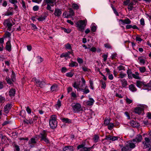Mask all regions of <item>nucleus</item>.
<instances>
[{
  "label": "nucleus",
  "mask_w": 151,
  "mask_h": 151,
  "mask_svg": "<svg viewBox=\"0 0 151 151\" xmlns=\"http://www.w3.org/2000/svg\"><path fill=\"white\" fill-rule=\"evenodd\" d=\"M87 21L86 19L84 20H79L76 23V27L79 31L83 32L86 25Z\"/></svg>",
  "instance_id": "obj_1"
},
{
  "label": "nucleus",
  "mask_w": 151,
  "mask_h": 151,
  "mask_svg": "<svg viewBox=\"0 0 151 151\" xmlns=\"http://www.w3.org/2000/svg\"><path fill=\"white\" fill-rule=\"evenodd\" d=\"M56 116L54 115L51 116L49 121V125L50 127L54 129L57 126V122L56 120Z\"/></svg>",
  "instance_id": "obj_2"
},
{
  "label": "nucleus",
  "mask_w": 151,
  "mask_h": 151,
  "mask_svg": "<svg viewBox=\"0 0 151 151\" xmlns=\"http://www.w3.org/2000/svg\"><path fill=\"white\" fill-rule=\"evenodd\" d=\"M82 81V84L80 86H79L80 84L76 82H75L72 84L73 86L75 88L77 89L78 91L81 90V88H84V86L86 85V81L83 77L81 78Z\"/></svg>",
  "instance_id": "obj_3"
},
{
  "label": "nucleus",
  "mask_w": 151,
  "mask_h": 151,
  "mask_svg": "<svg viewBox=\"0 0 151 151\" xmlns=\"http://www.w3.org/2000/svg\"><path fill=\"white\" fill-rule=\"evenodd\" d=\"M14 24L12 19L11 18L5 19L3 23L4 25L7 27V29L9 31H11L12 27Z\"/></svg>",
  "instance_id": "obj_4"
},
{
  "label": "nucleus",
  "mask_w": 151,
  "mask_h": 151,
  "mask_svg": "<svg viewBox=\"0 0 151 151\" xmlns=\"http://www.w3.org/2000/svg\"><path fill=\"white\" fill-rule=\"evenodd\" d=\"M33 82L35 83L36 86L42 88L46 84L45 82V80L40 81L39 79H37L35 77L33 78L32 80Z\"/></svg>",
  "instance_id": "obj_5"
},
{
  "label": "nucleus",
  "mask_w": 151,
  "mask_h": 151,
  "mask_svg": "<svg viewBox=\"0 0 151 151\" xmlns=\"http://www.w3.org/2000/svg\"><path fill=\"white\" fill-rule=\"evenodd\" d=\"M71 105L74 113H78L82 110L81 105L79 103H72Z\"/></svg>",
  "instance_id": "obj_6"
},
{
  "label": "nucleus",
  "mask_w": 151,
  "mask_h": 151,
  "mask_svg": "<svg viewBox=\"0 0 151 151\" xmlns=\"http://www.w3.org/2000/svg\"><path fill=\"white\" fill-rule=\"evenodd\" d=\"M47 4V9H52V7L54 6L55 4V0H44Z\"/></svg>",
  "instance_id": "obj_7"
},
{
  "label": "nucleus",
  "mask_w": 151,
  "mask_h": 151,
  "mask_svg": "<svg viewBox=\"0 0 151 151\" xmlns=\"http://www.w3.org/2000/svg\"><path fill=\"white\" fill-rule=\"evenodd\" d=\"M136 85L137 87L139 88H140L142 86L148 87L149 86L148 84H146L144 82L139 80L137 81Z\"/></svg>",
  "instance_id": "obj_8"
},
{
  "label": "nucleus",
  "mask_w": 151,
  "mask_h": 151,
  "mask_svg": "<svg viewBox=\"0 0 151 151\" xmlns=\"http://www.w3.org/2000/svg\"><path fill=\"white\" fill-rule=\"evenodd\" d=\"M145 141L143 142L144 144V148H146L149 147L150 146V140L149 138L145 137Z\"/></svg>",
  "instance_id": "obj_9"
},
{
  "label": "nucleus",
  "mask_w": 151,
  "mask_h": 151,
  "mask_svg": "<svg viewBox=\"0 0 151 151\" xmlns=\"http://www.w3.org/2000/svg\"><path fill=\"white\" fill-rule=\"evenodd\" d=\"M74 14V12L73 10H70L68 13L67 12H64L63 14L65 16V18H68L73 16Z\"/></svg>",
  "instance_id": "obj_10"
},
{
  "label": "nucleus",
  "mask_w": 151,
  "mask_h": 151,
  "mask_svg": "<svg viewBox=\"0 0 151 151\" xmlns=\"http://www.w3.org/2000/svg\"><path fill=\"white\" fill-rule=\"evenodd\" d=\"M143 110V107L141 106V107H137L135 108L134 110V111L135 113L138 114H140L142 113Z\"/></svg>",
  "instance_id": "obj_11"
},
{
  "label": "nucleus",
  "mask_w": 151,
  "mask_h": 151,
  "mask_svg": "<svg viewBox=\"0 0 151 151\" xmlns=\"http://www.w3.org/2000/svg\"><path fill=\"white\" fill-rule=\"evenodd\" d=\"M119 21L122 25L125 24H129L131 23V20L128 18H127L124 19H120Z\"/></svg>",
  "instance_id": "obj_12"
},
{
  "label": "nucleus",
  "mask_w": 151,
  "mask_h": 151,
  "mask_svg": "<svg viewBox=\"0 0 151 151\" xmlns=\"http://www.w3.org/2000/svg\"><path fill=\"white\" fill-rule=\"evenodd\" d=\"M127 147V148L131 149L134 148L135 146V145L132 141H129L127 144L125 145Z\"/></svg>",
  "instance_id": "obj_13"
},
{
  "label": "nucleus",
  "mask_w": 151,
  "mask_h": 151,
  "mask_svg": "<svg viewBox=\"0 0 151 151\" xmlns=\"http://www.w3.org/2000/svg\"><path fill=\"white\" fill-rule=\"evenodd\" d=\"M12 106V104H7L4 108V112L6 113H8L9 110L11 109Z\"/></svg>",
  "instance_id": "obj_14"
},
{
  "label": "nucleus",
  "mask_w": 151,
  "mask_h": 151,
  "mask_svg": "<svg viewBox=\"0 0 151 151\" xmlns=\"http://www.w3.org/2000/svg\"><path fill=\"white\" fill-rule=\"evenodd\" d=\"M9 1L13 4V8L16 9L18 8V1L17 0H9Z\"/></svg>",
  "instance_id": "obj_15"
},
{
  "label": "nucleus",
  "mask_w": 151,
  "mask_h": 151,
  "mask_svg": "<svg viewBox=\"0 0 151 151\" xmlns=\"http://www.w3.org/2000/svg\"><path fill=\"white\" fill-rule=\"evenodd\" d=\"M47 132L45 130H43L42 132L40 134L39 136L41 138V140L43 139L46 137L47 136Z\"/></svg>",
  "instance_id": "obj_16"
},
{
  "label": "nucleus",
  "mask_w": 151,
  "mask_h": 151,
  "mask_svg": "<svg viewBox=\"0 0 151 151\" xmlns=\"http://www.w3.org/2000/svg\"><path fill=\"white\" fill-rule=\"evenodd\" d=\"M139 62L141 65H144L145 63V59L142 56H140L138 58Z\"/></svg>",
  "instance_id": "obj_17"
},
{
  "label": "nucleus",
  "mask_w": 151,
  "mask_h": 151,
  "mask_svg": "<svg viewBox=\"0 0 151 151\" xmlns=\"http://www.w3.org/2000/svg\"><path fill=\"white\" fill-rule=\"evenodd\" d=\"M15 89L14 88H12L9 91V95L10 97H12L15 96Z\"/></svg>",
  "instance_id": "obj_18"
},
{
  "label": "nucleus",
  "mask_w": 151,
  "mask_h": 151,
  "mask_svg": "<svg viewBox=\"0 0 151 151\" xmlns=\"http://www.w3.org/2000/svg\"><path fill=\"white\" fill-rule=\"evenodd\" d=\"M129 90L132 92H135L137 91V89L135 85L133 84H131L129 85Z\"/></svg>",
  "instance_id": "obj_19"
},
{
  "label": "nucleus",
  "mask_w": 151,
  "mask_h": 151,
  "mask_svg": "<svg viewBox=\"0 0 151 151\" xmlns=\"http://www.w3.org/2000/svg\"><path fill=\"white\" fill-rule=\"evenodd\" d=\"M129 124L131 126L134 127H138L139 125V124L138 122L134 120L130 121Z\"/></svg>",
  "instance_id": "obj_20"
},
{
  "label": "nucleus",
  "mask_w": 151,
  "mask_h": 151,
  "mask_svg": "<svg viewBox=\"0 0 151 151\" xmlns=\"http://www.w3.org/2000/svg\"><path fill=\"white\" fill-rule=\"evenodd\" d=\"M11 47L10 41L9 40L6 43V48L7 51L10 52L11 50Z\"/></svg>",
  "instance_id": "obj_21"
},
{
  "label": "nucleus",
  "mask_w": 151,
  "mask_h": 151,
  "mask_svg": "<svg viewBox=\"0 0 151 151\" xmlns=\"http://www.w3.org/2000/svg\"><path fill=\"white\" fill-rule=\"evenodd\" d=\"M121 82L122 87L124 88H126L127 85V82L125 79H122L120 80Z\"/></svg>",
  "instance_id": "obj_22"
},
{
  "label": "nucleus",
  "mask_w": 151,
  "mask_h": 151,
  "mask_svg": "<svg viewBox=\"0 0 151 151\" xmlns=\"http://www.w3.org/2000/svg\"><path fill=\"white\" fill-rule=\"evenodd\" d=\"M63 151H73V147L72 146H66L63 148Z\"/></svg>",
  "instance_id": "obj_23"
},
{
  "label": "nucleus",
  "mask_w": 151,
  "mask_h": 151,
  "mask_svg": "<svg viewBox=\"0 0 151 151\" xmlns=\"http://www.w3.org/2000/svg\"><path fill=\"white\" fill-rule=\"evenodd\" d=\"M142 139V136L141 135L138 134L137 136L135 139H133V141L134 142H140Z\"/></svg>",
  "instance_id": "obj_24"
},
{
  "label": "nucleus",
  "mask_w": 151,
  "mask_h": 151,
  "mask_svg": "<svg viewBox=\"0 0 151 151\" xmlns=\"http://www.w3.org/2000/svg\"><path fill=\"white\" fill-rule=\"evenodd\" d=\"M137 80H140L141 78L139 76V73L137 72H136L134 73L133 74L132 78Z\"/></svg>",
  "instance_id": "obj_25"
},
{
  "label": "nucleus",
  "mask_w": 151,
  "mask_h": 151,
  "mask_svg": "<svg viewBox=\"0 0 151 151\" xmlns=\"http://www.w3.org/2000/svg\"><path fill=\"white\" fill-rule=\"evenodd\" d=\"M89 100L86 101V104L88 106L92 105L94 102V101L92 98H90Z\"/></svg>",
  "instance_id": "obj_26"
},
{
  "label": "nucleus",
  "mask_w": 151,
  "mask_h": 151,
  "mask_svg": "<svg viewBox=\"0 0 151 151\" xmlns=\"http://www.w3.org/2000/svg\"><path fill=\"white\" fill-rule=\"evenodd\" d=\"M95 143H97L100 140L99 137L97 135H94L93 139Z\"/></svg>",
  "instance_id": "obj_27"
},
{
  "label": "nucleus",
  "mask_w": 151,
  "mask_h": 151,
  "mask_svg": "<svg viewBox=\"0 0 151 151\" xmlns=\"http://www.w3.org/2000/svg\"><path fill=\"white\" fill-rule=\"evenodd\" d=\"M127 74L128 78L129 79H132L133 73H132L131 70H127Z\"/></svg>",
  "instance_id": "obj_28"
},
{
  "label": "nucleus",
  "mask_w": 151,
  "mask_h": 151,
  "mask_svg": "<svg viewBox=\"0 0 151 151\" xmlns=\"http://www.w3.org/2000/svg\"><path fill=\"white\" fill-rule=\"evenodd\" d=\"M84 89H83L84 88H81V91H82L85 94H87L89 93L90 92V91L89 89L87 88V86H85Z\"/></svg>",
  "instance_id": "obj_29"
},
{
  "label": "nucleus",
  "mask_w": 151,
  "mask_h": 151,
  "mask_svg": "<svg viewBox=\"0 0 151 151\" xmlns=\"http://www.w3.org/2000/svg\"><path fill=\"white\" fill-rule=\"evenodd\" d=\"M97 26L94 23H92L91 26V29L92 31L93 32H95L96 30Z\"/></svg>",
  "instance_id": "obj_30"
},
{
  "label": "nucleus",
  "mask_w": 151,
  "mask_h": 151,
  "mask_svg": "<svg viewBox=\"0 0 151 151\" xmlns=\"http://www.w3.org/2000/svg\"><path fill=\"white\" fill-rule=\"evenodd\" d=\"M47 17V16L42 15L40 17L37 18V19L39 21H42L45 20Z\"/></svg>",
  "instance_id": "obj_31"
},
{
  "label": "nucleus",
  "mask_w": 151,
  "mask_h": 151,
  "mask_svg": "<svg viewBox=\"0 0 151 151\" xmlns=\"http://www.w3.org/2000/svg\"><path fill=\"white\" fill-rule=\"evenodd\" d=\"M78 65V64L76 62H74L72 61L71 62L69 63V66L70 67H77Z\"/></svg>",
  "instance_id": "obj_32"
},
{
  "label": "nucleus",
  "mask_w": 151,
  "mask_h": 151,
  "mask_svg": "<svg viewBox=\"0 0 151 151\" xmlns=\"http://www.w3.org/2000/svg\"><path fill=\"white\" fill-rule=\"evenodd\" d=\"M62 12L60 10H55L54 14L56 16L59 17L61 15Z\"/></svg>",
  "instance_id": "obj_33"
},
{
  "label": "nucleus",
  "mask_w": 151,
  "mask_h": 151,
  "mask_svg": "<svg viewBox=\"0 0 151 151\" xmlns=\"http://www.w3.org/2000/svg\"><path fill=\"white\" fill-rule=\"evenodd\" d=\"M20 3L22 5V8L26 9L27 8V4L24 0H21L20 1Z\"/></svg>",
  "instance_id": "obj_34"
},
{
  "label": "nucleus",
  "mask_w": 151,
  "mask_h": 151,
  "mask_svg": "<svg viewBox=\"0 0 151 151\" xmlns=\"http://www.w3.org/2000/svg\"><path fill=\"white\" fill-rule=\"evenodd\" d=\"M62 120L63 122H64L65 123H70L72 122L71 119H69L67 118H63Z\"/></svg>",
  "instance_id": "obj_35"
},
{
  "label": "nucleus",
  "mask_w": 151,
  "mask_h": 151,
  "mask_svg": "<svg viewBox=\"0 0 151 151\" xmlns=\"http://www.w3.org/2000/svg\"><path fill=\"white\" fill-rule=\"evenodd\" d=\"M93 146L90 147H84L81 150V151H90L91 149L93 148Z\"/></svg>",
  "instance_id": "obj_36"
},
{
  "label": "nucleus",
  "mask_w": 151,
  "mask_h": 151,
  "mask_svg": "<svg viewBox=\"0 0 151 151\" xmlns=\"http://www.w3.org/2000/svg\"><path fill=\"white\" fill-rule=\"evenodd\" d=\"M68 53H67L66 52L63 53L62 54H61L60 55V57L61 58H70L69 56H68Z\"/></svg>",
  "instance_id": "obj_37"
},
{
  "label": "nucleus",
  "mask_w": 151,
  "mask_h": 151,
  "mask_svg": "<svg viewBox=\"0 0 151 151\" xmlns=\"http://www.w3.org/2000/svg\"><path fill=\"white\" fill-rule=\"evenodd\" d=\"M36 143V141L35 138H32L30 140V141L29 142V143L30 144H35Z\"/></svg>",
  "instance_id": "obj_38"
},
{
  "label": "nucleus",
  "mask_w": 151,
  "mask_h": 151,
  "mask_svg": "<svg viewBox=\"0 0 151 151\" xmlns=\"http://www.w3.org/2000/svg\"><path fill=\"white\" fill-rule=\"evenodd\" d=\"M65 48L68 50H72V47L71 45L69 43H67L65 45Z\"/></svg>",
  "instance_id": "obj_39"
},
{
  "label": "nucleus",
  "mask_w": 151,
  "mask_h": 151,
  "mask_svg": "<svg viewBox=\"0 0 151 151\" xmlns=\"http://www.w3.org/2000/svg\"><path fill=\"white\" fill-rule=\"evenodd\" d=\"M139 70L141 73H143L146 71V69L145 67L142 66L139 68Z\"/></svg>",
  "instance_id": "obj_40"
},
{
  "label": "nucleus",
  "mask_w": 151,
  "mask_h": 151,
  "mask_svg": "<svg viewBox=\"0 0 151 151\" xmlns=\"http://www.w3.org/2000/svg\"><path fill=\"white\" fill-rule=\"evenodd\" d=\"M51 90L52 91H56L57 89V86L55 85H54L51 86L50 88Z\"/></svg>",
  "instance_id": "obj_41"
},
{
  "label": "nucleus",
  "mask_w": 151,
  "mask_h": 151,
  "mask_svg": "<svg viewBox=\"0 0 151 151\" xmlns=\"http://www.w3.org/2000/svg\"><path fill=\"white\" fill-rule=\"evenodd\" d=\"M108 128L110 130H112L114 126V123H110L108 125Z\"/></svg>",
  "instance_id": "obj_42"
},
{
  "label": "nucleus",
  "mask_w": 151,
  "mask_h": 151,
  "mask_svg": "<svg viewBox=\"0 0 151 151\" xmlns=\"http://www.w3.org/2000/svg\"><path fill=\"white\" fill-rule=\"evenodd\" d=\"M72 7L75 9H79L78 5L75 3L72 4Z\"/></svg>",
  "instance_id": "obj_43"
},
{
  "label": "nucleus",
  "mask_w": 151,
  "mask_h": 151,
  "mask_svg": "<svg viewBox=\"0 0 151 151\" xmlns=\"http://www.w3.org/2000/svg\"><path fill=\"white\" fill-rule=\"evenodd\" d=\"M73 75L74 73L71 72L67 73L65 74V75L66 76L70 77H72L73 76Z\"/></svg>",
  "instance_id": "obj_44"
},
{
  "label": "nucleus",
  "mask_w": 151,
  "mask_h": 151,
  "mask_svg": "<svg viewBox=\"0 0 151 151\" xmlns=\"http://www.w3.org/2000/svg\"><path fill=\"white\" fill-rule=\"evenodd\" d=\"M110 119H105L104 121V124L105 126H107L109 123L110 122Z\"/></svg>",
  "instance_id": "obj_45"
},
{
  "label": "nucleus",
  "mask_w": 151,
  "mask_h": 151,
  "mask_svg": "<svg viewBox=\"0 0 151 151\" xmlns=\"http://www.w3.org/2000/svg\"><path fill=\"white\" fill-rule=\"evenodd\" d=\"M37 63H40L43 61V59L40 56H37Z\"/></svg>",
  "instance_id": "obj_46"
},
{
  "label": "nucleus",
  "mask_w": 151,
  "mask_h": 151,
  "mask_svg": "<svg viewBox=\"0 0 151 151\" xmlns=\"http://www.w3.org/2000/svg\"><path fill=\"white\" fill-rule=\"evenodd\" d=\"M5 101V97L0 96V103H4Z\"/></svg>",
  "instance_id": "obj_47"
},
{
  "label": "nucleus",
  "mask_w": 151,
  "mask_h": 151,
  "mask_svg": "<svg viewBox=\"0 0 151 151\" xmlns=\"http://www.w3.org/2000/svg\"><path fill=\"white\" fill-rule=\"evenodd\" d=\"M85 143L84 142L81 145H78L77 147L78 149H80L81 148V149L84 147H85Z\"/></svg>",
  "instance_id": "obj_48"
},
{
  "label": "nucleus",
  "mask_w": 151,
  "mask_h": 151,
  "mask_svg": "<svg viewBox=\"0 0 151 151\" xmlns=\"http://www.w3.org/2000/svg\"><path fill=\"white\" fill-rule=\"evenodd\" d=\"M77 61L80 64H82L83 62V60L82 58L79 57L77 58Z\"/></svg>",
  "instance_id": "obj_49"
},
{
  "label": "nucleus",
  "mask_w": 151,
  "mask_h": 151,
  "mask_svg": "<svg viewBox=\"0 0 151 151\" xmlns=\"http://www.w3.org/2000/svg\"><path fill=\"white\" fill-rule=\"evenodd\" d=\"M130 150H131L127 148V147H126V146L125 147H123L121 149L122 151H128Z\"/></svg>",
  "instance_id": "obj_50"
},
{
  "label": "nucleus",
  "mask_w": 151,
  "mask_h": 151,
  "mask_svg": "<svg viewBox=\"0 0 151 151\" xmlns=\"http://www.w3.org/2000/svg\"><path fill=\"white\" fill-rule=\"evenodd\" d=\"M89 83L90 88L92 90L93 89L94 87L93 81L92 80H89Z\"/></svg>",
  "instance_id": "obj_51"
},
{
  "label": "nucleus",
  "mask_w": 151,
  "mask_h": 151,
  "mask_svg": "<svg viewBox=\"0 0 151 151\" xmlns=\"http://www.w3.org/2000/svg\"><path fill=\"white\" fill-rule=\"evenodd\" d=\"M43 140L45 143L47 144H49L50 143V142L48 138L47 137H45L41 140Z\"/></svg>",
  "instance_id": "obj_52"
},
{
  "label": "nucleus",
  "mask_w": 151,
  "mask_h": 151,
  "mask_svg": "<svg viewBox=\"0 0 151 151\" xmlns=\"http://www.w3.org/2000/svg\"><path fill=\"white\" fill-rule=\"evenodd\" d=\"M101 82V88L103 89H105L106 87V84L105 81H102Z\"/></svg>",
  "instance_id": "obj_53"
},
{
  "label": "nucleus",
  "mask_w": 151,
  "mask_h": 151,
  "mask_svg": "<svg viewBox=\"0 0 151 151\" xmlns=\"http://www.w3.org/2000/svg\"><path fill=\"white\" fill-rule=\"evenodd\" d=\"M13 14V12L10 11H7L4 14L5 15L7 16L12 15Z\"/></svg>",
  "instance_id": "obj_54"
},
{
  "label": "nucleus",
  "mask_w": 151,
  "mask_h": 151,
  "mask_svg": "<svg viewBox=\"0 0 151 151\" xmlns=\"http://www.w3.org/2000/svg\"><path fill=\"white\" fill-rule=\"evenodd\" d=\"M56 107L59 108L61 106V101L58 99V101L57 104L56 105Z\"/></svg>",
  "instance_id": "obj_55"
},
{
  "label": "nucleus",
  "mask_w": 151,
  "mask_h": 151,
  "mask_svg": "<svg viewBox=\"0 0 151 151\" xmlns=\"http://www.w3.org/2000/svg\"><path fill=\"white\" fill-rule=\"evenodd\" d=\"M6 80L8 84L11 85L12 83V81L9 78H6Z\"/></svg>",
  "instance_id": "obj_56"
},
{
  "label": "nucleus",
  "mask_w": 151,
  "mask_h": 151,
  "mask_svg": "<svg viewBox=\"0 0 151 151\" xmlns=\"http://www.w3.org/2000/svg\"><path fill=\"white\" fill-rule=\"evenodd\" d=\"M81 68L83 70L84 72H88L90 70V69L85 66L82 67Z\"/></svg>",
  "instance_id": "obj_57"
},
{
  "label": "nucleus",
  "mask_w": 151,
  "mask_h": 151,
  "mask_svg": "<svg viewBox=\"0 0 151 151\" xmlns=\"http://www.w3.org/2000/svg\"><path fill=\"white\" fill-rule=\"evenodd\" d=\"M126 74L124 73H121L119 77V78H122L125 77Z\"/></svg>",
  "instance_id": "obj_58"
},
{
  "label": "nucleus",
  "mask_w": 151,
  "mask_h": 151,
  "mask_svg": "<svg viewBox=\"0 0 151 151\" xmlns=\"http://www.w3.org/2000/svg\"><path fill=\"white\" fill-rule=\"evenodd\" d=\"M111 136L110 135L106 136L104 139L107 140H111Z\"/></svg>",
  "instance_id": "obj_59"
},
{
  "label": "nucleus",
  "mask_w": 151,
  "mask_h": 151,
  "mask_svg": "<svg viewBox=\"0 0 151 151\" xmlns=\"http://www.w3.org/2000/svg\"><path fill=\"white\" fill-rule=\"evenodd\" d=\"M37 117L36 116H35L32 118L30 119V121H31L32 122V123L34 122L35 121L37 120Z\"/></svg>",
  "instance_id": "obj_60"
},
{
  "label": "nucleus",
  "mask_w": 151,
  "mask_h": 151,
  "mask_svg": "<svg viewBox=\"0 0 151 151\" xmlns=\"http://www.w3.org/2000/svg\"><path fill=\"white\" fill-rule=\"evenodd\" d=\"M24 122L25 123L27 124H32V122L31 121H30V119L29 120H26L24 121Z\"/></svg>",
  "instance_id": "obj_61"
},
{
  "label": "nucleus",
  "mask_w": 151,
  "mask_h": 151,
  "mask_svg": "<svg viewBox=\"0 0 151 151\" xmlns=\"http://www.w3.org/2000/svg\"><path fill=\"white\" fill-rule=\"evenodd\" d=\"M126 100L127 103L128 104H130L132 102V100L127 97L126 98Z\"/></svg>",
  "instance_id": "obj_62"
},
{
  "label": "nucleus",
  "mask_w": 151,
  "mask_h": 151,
  "mask_svg": "<svg viewBox=\"0 0 151 151\" xmlns=\"http://www.w3.org/2000/svg\"><path fill=\"white\" fill-rule=\"evenodd\" d=\"M104 46L105 47L107 48L111 49V46L108 43H106L104 45Z\"/></svg>",
  "instance_id": "obj_63"
},
{
  "label": "nucleus",
  "mask_w": 151,
  "mask_h": 151,
  "mask_svg": "<svg viewBox=\"0 0 151 151\" xmlns=\"http://www.w3.org/2000/svg\"><path fill=\"white\" fill-rule=\"evenodd\" d=\"M102 57L103 58V60L104 61L106 62L107 58V55L106 54H104L102 56Z\"/></svg>",
  "instance_id": "obj_64"
}]
</instances>
